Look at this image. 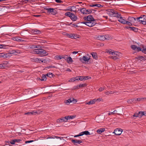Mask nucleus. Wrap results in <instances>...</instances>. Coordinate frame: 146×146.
Masks as SVG:
<instances>
[{
  "label": "nucleus",
  "instance_id": "obj_1",
  "mask_svg": "<svg viewBox=\"0 0 146 146\" xmlns=\"http://www.w3.org/2000/svg\"><path fill=\"white\" fill-rule=\"evenodd\" d=\"M32 52L33 54L41 55L42 56H47L48 54L47 51L42 49H35Z\"/></svg>",
  "mask_w": 146,
  "mask_h": 146
},
{
  "label": "nucleus",
  "instance_id": "obj_2",
  "mask_svg": "<svg viewBox=\"0 0 146 146\" xmlns=\"http://www.w3.org/2000/svg\"><path fill=\"white\" fill-rule=\"evenodd\" d=\"M108 14L111 17H115L117 18H119L121 15L119 14L117 11L113 10H111L108 11Z\"/></svg>",
  "mask_w": 146,
  "mask_h": 146
},
{
  "label": "nucleus",
  "instance_id": "obj_3",
  "mask_svg": "<svg viewBox=\"0 0 146 146\" xmlns=\"http://www.w3.org/2000/svg\"><path fill=\"white\" fill-rule=\"evenodd\" d=\"M137 21L140 22L144 25H146V16L145 15H141L139 17L136 18Z\"/></svg>",
  "mask_w": 146,
  "mask_h": 146
},
{
  "label": "nucleus",
  "instance_id": "obj_4",
  "mask_svg": "<svg viewBox=\"0 0 146 146\" xmlns=\"http://www.w3.org/2000/svg\"><path fill=\"white\" fill-rule=\"evenodd\" d=\"M77 101L75 99L73 98H70L68 100H66L65 101V103L66 104L69 105L70 103L73 104H75L77 102Z\"/></svg>",
  "mask_w": 146,
  "mask_h": 146
},
{
  "label": "nucleus",
  "instance_id": "obj_5",
  "mask_svg": "<svg viewBox=\"0 0 146 146\" xmlns=\"http://www.w3.org/2000/svg\"><path fill=\"white\" fill-rule=\"evenodd\" d=\"M80 12L83 14H90L92 12V11L91 9H88L87 10L85 8L80 9Z\"/></svg>",
  "mask_w": 146,
  "mask_h": 146
},
{
  "label": "nucleus",
  "instance_id": "obj_6",
  "mask_svg": "<svg viewBox=\"0 0 146 146\" xmlns=\"http://www.w3.org/2000/svg\"><path fill=\"white\" fill-rule=\"evenodd\" d=\"M123 130L122 129H119L118 128L115 129L114 133L116 135H120L122 133Z\"/></svg>",
  "mask_w": 146,
  "mask_h": 146
},
{
  "label": "nucleus",
  "instance_id": "obj_7",
  "mask_svg": "<svg viewBox=\"0 0 146 146\" xmlns=\"http://www.w3.org/2000/svg\"><path fill=\"white\" fill-rule=\"evenodd\" d=\"M127 21H130L131 23H135L137 21L136 18H135L131 17H129L128 18Z\"/></svg>",
  "mask_w": 146,
  "mask_h": 146
},
{
  "label": "nucleus",
  "instance_id": "obj_8",
  "mask_svg": "<svg viewBox=\"0 0 146 146\" xmlns=\"http://www.w3.org/2000/svg\"><path fill=\"white\" fill-rule=\"evenodd\" d=\"M71 141L74 145H77V143L80 144L82 142V141L81 140H79L75 139H72L71 140Z\"/></svg>",
  "mask_w": 146,
  "mask_h": 146
},
{
  "label": "nucleus",
  "instance_id": "obj_9",
  "mask_svg": "<svg viewBox=\"0 0 146 146\" xmlns=\"http://www.w3.org/2000/svg\"><path fill=\"white\" fill-rule=\"evenodd\" d=\"M96 24V21H88L86 25L89 27H92Z\"/></svg>",
  "mask_w": 146,
  "mask_h": 146
},
{
  "label": "nucleus",
  "instance_id": "obj_10",
  "mask_svg": "<svg viewBox=\"0 0 146 146\" xmlns=\"http://www.w3.org/2000/svg\"><path fill=\"white\" fill-rule=\"evenodd\" d=\"M125 17H122L121 16L120 17L119 19H118V21L120 23H121L122 24H125V22L126 21L123 18H124Z\"/></svg>",
  "mask_w": 146,
  "mask_h": 146
},
{
  "label": "nucleus",
  "instance_id": "obj_11",
  "mask_svg": "<svg viewBox=\"0 0 146 146\" xmlns=\"http://www.w3.org/2000/svg\"><path fill=\"white\" fill-rule=\"evenodd\" d=\"M97 39L100 40H104L105 38L104 37V35H100L98 36L97 37Z\"/></svg>",
  "mask_w": 146,
  "mask_h": 146
},
{
  "label": "nucleus",
  "instance_id": "obj_12",
  "mask_svg": "<svg viewBox=\"0 0 146 146\" xmlns=\"http://www.w3.org/2000/svg\"><path fill=\"white\" fill-rule=\"evenodd\" d=\"M88 18L87 21H96L93 17L91 15H89L88 16Z\"/></svg>",
  "mask_w": 146,
  "mask_h": 146
},
{
  "label": "nucleus",
  "instance_id": "obj_13",
  "mask_svg": "<svg viewBox=\"0 0 146 146\" xmlns=\"http://www.w3.org/2000/svg\"><path fill=\"white\" fill-rule=\"evenodd\" d=\"M90 59V58H88V57L85 56H84L82 58H80V60L81 62H82V61H88Z\"/></svg>",
  "mask_w": 146,
  "mask_h": 146
},
{
  "label": "nucleus",
  "instance_id": "obj_14",
  "mask_svg": "<svg viewBox=\"0 0 146 146\" xmlns=\"http://www.w3.org/2000/svg\"><path fill=\"white\" fill-rule=\"evenodd\" d=\"M70 18L73 21H76L77 19V16L75 15L74 14L72 13Z\"/></svg>",
  "mask_w": 146,
  "mask_h": 146
},
{
  "label": "nucleus",
  "instance_id": "obj_15",
  "mask_svg": "<svg viewBox=\"0 0 146 146\" xmlns=\"http://www.w3.org/2000/svg\"><path fill=\"white\" fill-rule=\"evenodd\" d=\"M8 56L7 53H0V58H6Z\"/></svg>",
  "mask_w": 146,
  "mask_h": 146
},
{
  "label": "nucleus",
  "instance_id": "obj_16",
  "mask_svg": "<svg viewBox=\"0 0 146 146\" xmlns=\"http://www.w3.org/2000/svg\"><path fill=\"white\" fill-rule=\"evenodd\" d=\"M93 58L96 60H97L98 59V56L96 52H92L90 53Z\"/></svg>",
  "mask_w": 146,
  "mask_h": 146
},
{
  "label": "nucleus",
  "instance_id": "obj_17",
  "mask_svg": "<svg viewBox=\"0 0 146 146\" xmlns=\"http://www.w3.org/2000/svg\"><path fill=\"white\" fill-rule=\"evenodd\" d=\"M96 102V99H94L93 100H90L89 102H86L85 104H86L91 105L94 104Z\"/></svg>",
  "mask_w": 146,
  "mask_h": 146
},
{
  "label": "nucleus",
  "instance_id": "obj_18",
  "mask_svg": "<svg viewBox=\"0 0 146 146\" xmlns=\"http://www.w3.org/2000/svg\"><path fill=\"white\" fill-rule=\"evenodd\" d=\"M105 131V128H101L98 129L96 131L99 134H101Z\"/></svg>",
  "mask_w": 146,
  "mask_h": 146
},
{
  "label": "nucleus",
  "instance_id": "obj_19",
  "mask_svg": "<svg viewBox=\"0 0 146 146\" xmlns=\"http://www.w3.org/2000/svg\"><path fill=\"white\" fill-rule=\"evenodd\" d=\"M81 134V135L82 136L84 135H90V133L88 131H83L80 133Z\"/></svg>",
  "mask_w": 146,
  "mask_h": 146
},
{
  "label": "nucleus",
  "instance_id": "obj_20",
  "mask_svg": "<svg viewBox=\"0 0 146 146\" xmlns=\"http://www.w3.org/2000/svg\"><path fill=\"white\" fill-rule=\"evenodd\" d=\"M37 113V112L36 111H33L32 112H28L27 113H25V114L29 115H35Z\"/></svg>",
  "mask_w": 146,
  "mask_h": 146
},
{
  "label": "nucleus",
  "instance_id": "obj_21",
  "mask_svg": "<svg viewBox=\"0 0 146 146\" xmlns=\"http://www.w3.org/2000/svg\"><path fill=\"white\" fill-rule=\"evenodd\" d=\"M44 9L47 10L48 13H50L51 12V11H52L53 10V8L45 7L44 8Z\"/></svg>",
  "mask_w": 146,
  "mask_h": 146
},
{
  "label": "nucleus",
  "instance_id": "obj_22",
  "mask_svg": "<svg viewBox=\"0 0 146 146\" xmlns=\"http://www.w3.org/2000/svg\"><path fill=\"white\" fill-rule=\"evenodd\" d=\"M127 102L128 104H132L133 103H135V101L134 98L128 100H127Z\"/></svg>",
  "mask_w": 146,
  "mask_h": 146
},
{
  "label": "nucleus",
  "instance_id": "obj_23",
  "mask_svg": "<svg viewBox=\"0 0 146 146\" xmlns=\"http://www.w3.org/2000/svg\"><path fill=\"white\" fill-rule=\"evenodd\" d=\"M141 47L142 48L141 51L145 54H146V46H142Z\"/></svg>",
  "mask_w": 146,
  "mask_h": 146
},
{
  "label": "nucleus",
  "instance_id": "obj_24",
  "mask_svg": "<svg viewBox=\"0 0 146 146\" xmlns=\"http://www.w3.org/2000/svg\"><path fill=\"white\" fill-rule=\"evenodd\" d=\"M46 75L43 74L41 79H40L41 81H45L46 80Z\"/></svg>",
  "mask_w": 146,
  "mask_h": 146
},
{
  "label": "nucleus",
  "instance_id": "obj_25",
  "mask_svg": "<svg viewBox=\"0 0 146 146\" xmlns=\"http://www.w3.org/2000/svg\"><path fill=\"white\" fill-rule=\"evenodd\" d=\"M130 30L133 31L135 32H137L138 31V29L136 27H131Z\"/></svg>",
  "mask_w": 146,
  "mask_h": 146
},
{
  "label": "nucleus",
  "instance_id": "obj_26",
  "mask_svg": "<svg viewBox=\"0 0 146 146\" xmlns=\"http://www.w3.org/2000/svg\"><path fill=\"white\" fill-rule=\"evenodd\" d=\"M62 58V56L56 55L55 57V59L57 60H60Z\"/></svg>",
  "mask_w": 146,
  "mask_h": 146
},
{
  "label": "nucleus",
  "instance_id": "obj_27",
  "mask_svg": "<svg viewBox=\"0 0 146 146\" xmlns=\"http://www.w3.org/2000/svg\"><path fill=\"white\" fill-rule=\"evenodd\" d=\"M52 14V15H56L57 13V11L56 10L54 9L53 8V10L52 11H51V12L50 13Z\"/></svg>",
  "mask_w": 146,
  "mask_h": 146
},
{
  "label": "nucleus",
  "instance_id": "obj_28",
  "mask_svg": "<svg viewBox=\"0 0 146 146\" xmlns=\"http://www.w3.org/2000/svg\"><path fill=\"white\" fill-rule=\"evenodd\" d=\"M110 57L111 58L117 61L118 59H119L118 57L117 56H111Z\"/></svg>",
  "mask_w": 146,
  "mask_h": 146
},
{
  "label": "nucleus",
  "instance_id": "obj_29",
  "mask_svg": "<svg viewBox=\"0 0 146 146\" xmlns=\"http://www.w3.org/2000/svg\"><path fill=\"white\" fill-rule=\"evenodd\" d=\"M46 75L48 77H49L50 78H52L53 77V74L52 73H51L50 72L46 74Z\"/></svg>",
  "mask_w": 146,
  "mask_h": 146
},
{
  "label": "nucleus",
  "instance_id": "obj_30",
  "mask_svg": "<svg viewBox=\"0 0 146 146\" xmlns=\"http://www.w3.org/2000/svg\"><path fill=\"white\" fill-rule=\"evenodd\" d=\"M105 40H109L110 39V36L109 35H104Z\"/></svg>",
  "mask_w": 146,
  "mask_h": 146
},
{
  "label": "nucleus",
  "instance_id": "obj_31",
  "mask_svg": "<svg viewBox=\"0 0 146 146\" xmlns=\"http://www.w3.org/2000/svg\"><path fill=\"white\" fill-rule=\"evenodd\" d=\"M76 117V115H70V116H67L68 119H72L75 118Z\"/></svg>",
  "mask_w": 146,
  "mask_h": 146
},
{
  "label": "nucleus",
  "instance_id": "obj_32",
  "mask_svg": "<svg viewBox=\"0 0 146 146\" xmlns=\"http://www.w3.org/2000/svg\"><path fill=\"white\" fill-rule=\"evenodd\" d=\"M6 67V65L4 64H0V69L5 68Z\"/></svg>",
  "mask_w": 146,
  "mask_h": 146
},
{
  "label": "nucleus",
  "instance_id": "obj_33",
  "mask_svg": "<svg viewBox=\"0 0 146 146\" xmlns=\"http://www.w3.org/2000/svg\"><path fill=\"white\" fill-rule=\"evenodd\" d=\"M66 61L68 63L72 62H73L72 58L70 57H68Z\"/></svg>",
  "mask_w": 146,
  "mask_h": 146
},
{
  "label": "nucleus",
  "instance_id": "obj_34",
  "mask_svg": "<svg viewBox=\"0 0 146 146\" xmlns=\"http://www.w3.org/2000/svg\"><path fill=\"white\" fill-rule=\"evenodd\" d=\"M33 31V33L35 34H40L41 33L40 31L37 30V29L35 30L34 31Z\"/></svg>",
  "mask_w": 146,
  "mask_h": 146
},
{
  "label": "nucleus",
  "instance_id": "obj_35",
  "mask_svg": "<svg viewBox=\"0 0 146 146\" xmlns=\"http://www.w3.org/2000/svg\"><path fill=\"white\" fill-rule=\"evenodd\" d=\"M72 14V13L70 12H67L65 13V15L70 17Z\"/></svg>",
  "mask_w": 146,
  "mask_h": 146
},
{
  "label": "nucleus",
  "instance_id": "obj_36",
  "mask_svg": "<svg viewBox=\"0 0 146 146\" xmlns=\"http://www.w3.org/2000/svg\"><path fill=\"white\" fill-rule=\"evenodd\" d=\"M87 85L86 83L83 84H80L79 85V88H82L87 86Z\"/></svg>",
  "mask_w": 146,
  "mask_h": 146
},
{
  "label": "nucleus",
  "instance_id": "obj_37",
  "mask_svg": "<svg viewBox=\"0 0 146 146\" xmlns=\"http://www.w3.org/2000/svg\"><path fill=\"white\" fill-rule=\"evenodd\" d=\"M62 121H66L67 120H68L67 116H66L65 117H62Z\"/></svg>",
  "mask_w": 146,
  "mask_h": 146
},
{
  "label": "nucleus",
  "instance_id": "obj_38",
  "mask_svg": "<svg viewBox=\"0 0 146 146\" xmlns=\"http://www.w3.org/2000/svg\"><path fill=\"white\" fill-rule=\"evenodd\" d=\"M137 46L135 45H132L131 46V48L133 50H135Z\"/></svg>",
  "mask_w": 146,
  "mask_h": 146
},
{
  "label": "nucleus",
  "instance_id": "obj_39",
  "mask_svg": "<svg viewBox=\"0 0 146 146\" xmlns=\"http://www.w3.org/2000/svg\"><path fill=\"white\" fill-rule=\"evenodd\" d=\"M94 7H103L102 5L99 4H94Z\"/></svg>",
  "mask_w": 146,
  "mask_h": 146
},
{
  "label": "nucleus",
  "instance_id": "obj_40",
  "mask_svg": "<svg viewBox=\"0 0 146 146\" xmlns=\"http://www.w3.org/2000/svg\"><path fill=\"white\" fill-rule=\"evenodd\" d=\"M125 23V24H127L129 26H131L132 25V23L130 21H126Z\"/></svg>",
  "mask_w": 146,
  "mask_h": 146
},
{
  "label": "nucleus",
  "instance_id": "obj_41",
  "mask_svg": "<svg viewBox=\"0 0 146 146\" xmlns=\"http://www.w3.org/2000/svg\"><path fill=\"white\" fill-rule=\"evenodd\" d=\"M142 48H141L140 47H137V48H136V49L135 50L137 51V52H139V51H142Z\"/></svg>",
  "mask_w": 146,
  "mask_h": 146
},
{
  "label": "nucleus",
  "instance_id": "obj_42",
  "mask_svg": "<svg viewBox=\"0 0 146 146\" xmlns=\"http://www.w3.org/2000/svg\"><path fill=\"white\" fill-rule=\"evenodd\" d=\"M137 58L138 60H139L142 61L144 60V57L142 56H139L137 57Z\"/></svg>",
  "mask_w": 146,
  "mask_h": 146
},
{
  "label": "nucleus",
  "instance_id": "obj_43",
  "mask_svg": "<svg viewBox=\"0 0 146 146\" xmlns=\"http://www.w3.org/2000/svg\"><path fill=\"white\" fill-rule=\"evenodd\" d=\"M6 46L4 44H0V48H3L5 49L6 48Z\"/></svg>",
  "mask_w": 146,
  "mask_h": 146
},
{
  "label": "nucleus",
  "instance_id": "obj_44",
  "mask_svg": "<svg viewBox=\"0 0 146 146\" xmlns=\"http://www.w3.org/2000/svg\"><path fill=\"white\" fill-rule=\"evenodd\" d=\"M135 101H142V98H134Z\"/></svg>",
  "mask_w": 146,
  "mask_h": 146
},
{
  "label": "nucleus",
  "instance_id": "obj_45",
  "mask_svg": "<svg viewBox=\"0 0 146 146\" xmlns=\"http://www.w3.org/2000/svg\"><path fill=\"white\" fill-rule=\"evenodd\" d=\"M120 53H119V52L117 51H114V55H115L116 56H117V57L119 56V55Z\"/></svg>",
  "mask_w": 146,
  "mask_h": 146
},
{
  "label": "nucleus",
  "instance_id": "obj_46",
  "mask_svg": "<svg viewBox=\"0 0 146 146\" xmlns=\"http://www.w3.org/2000/svg\"><path fill=\"white\" fill-rule=\"evenodd\" d=\"M74 39H76L77 38H79V35H78L74 34Z\"/></svg>",
  "mask_w": 146,
  "mask_h": 146
},
{
  "label": "nucleus",
  "instance_id": "obj_47",
  "mask_svg": "<svg viewBox=\"0 0 146 146\" xmlns=\"http://www.w3.org/2000/svg\"><path fill=\"white\" fill-rule=\"evenodd\" d=\"M36 48H38V49H42V48H44V47H42V46L40 45H36Z\"/></svg>",
  "mask_w": 146,
  "mask_h": 146
},
{
  "label": "nucleus",
  "instance_id": "obj_48",
  "mask_svg": "<svg viewBox=\"0 0 146 146\" xmlns=\"http://www.w3.org/2000/svg\"><path fill=\"white\" fill-rule=\"evenodd\" d=\"M56 121L58 123L63 122V121H62V118L57 119L56 120Z\"/></svg>",
  "mask_w": 146,
  "mask_h": 146
},
{
  "label": "nucleus",
  "instance_id": "obj_49",
  "mask_svg": "<svg viewBox=\"0 0 146 146\" xmlns=\"http://www.w3.org/2000/svg\"><path fill=\"white\" fill-rule=\"evenodd\" d=\"M79 85H78L76 86H74L73 87V90H76L78 89L79 88Z\"/></svg>",
  "mask_w": 146,
  "mask_h": 146
},
{
  "label": "nucleus",
  "instance_id": "obj_50",
  "mask_svg": "<svg viewBox=\"0 0 146 146\" xmlns=\"http://www.w3.org/2000/svg\"><path fill=\"white\" fill-rule=\"evenodd\" d=\"M12 39L15 41H18L19 39L17 37H14L12 38Z\"/></svg>",
  "mask_w": 146,
  "mask_h": 146
},
{
  "label": "nucleus",
  "instance_id": "obj_51",
  "mask_svg": "<svg viewBox=\"0 0 146 146\" xmlns=\"http://www.w3.org/2000/svg\"><path fill=\"white\" fill-rule=\"evenodd\" d=\"M69 25H72V26L74 27H78V26L75 24H73L72 23H70V24H68Z\"/></svg>",
  "mask_w": 146,
  "mask_h": 146
},
{
  "label": "nucleus",
  "instance_id": "obj_52",
  "mask_svg": "<svg viewBox=\"0 0 146 146\" xmlns=\"http://www.w3.org/2000/svg\"><path fill=\"white\" fill-rule=\"evenodd\" d=\"M11 144L13 145L15 144V139H11Z\"/></svg>",
  "mask_w": 146,
  "mask_h": 146
},
{
  "label": "nucleus",
  "instance_id": "obj_53",
  "mask_svg": "<svg viewBox=\"0 0 146 146\" xmlns=\"http://www.w3.org/2000/svg\"><path fill=\"white\" fill-rule=\"evenodd\" d=\"M72 78L70 80H69V81L70 82H74L76 80L75 78Z\"/></svg>",
  "mask_w": 146,
  "mask_h": 146
},
{
  "label": "nucleus",
  "instance_id": "obj_54",
  "mask_svg": "<svg viewBox=\"0 0 146 146\" xmlns=\"http://www.w3.org/2000/svg\"><path fill=\"white\" fill-rule=\"evenodd\" d=\"M15 52H17L15 50H12L10 52V54H15Z\"/></svg>",
  "mask_w": 146,
  "mask_h": 146
},
{
  "label": "nucleus",
  "instance_id": "obj_55",
  "mask_svg": "<svg viewBox=\"0 0 146 146\" xmlns=\"http://www.w3.org/2000/svg\"><path fill=\"white\" fill-rule=\"evenodd\" d=\"M68 57V55H65V56H62V58L64 59L65 60H66Z\"/></svg>",
  "mask_w": 146,
  "mask_h": 146
},
{
  "label": "nucleus",
  "instance_id": "obj_56",
  "mask_svg": "<svg viewBox=\"0 0 146 146\" xmlns=\"http://www.w3.org/2000/svg\"><path fill=\"white\" fill-rule=\"evenodd\" d=\"M40 63H45V60H44L43 59H40Z\"/></svg>",
  "mask_w": 146,
  "mask_h": 146
},
{
  "label": "nucleus",
  "instance_id": "obj_57",
  "mask_svg": "<svg viewBox=\"0 0 146 146\" xmlns=\"http://www.w3.org/2000/svg\"><path fill=\"white\" fill-rule=\"evenodd\" d=\"M15 143L16 142H20L21 141H22V140L20 139H15Z\"/></svg>",
  "mask_w": 146,
  "mask_h": 146
},
{
  "label": "nucleus",
  "instance_id": "obj_58",
  "mask_svg": "<svg viewBox=\"0 0 146 146\" xmlns=\"http://www.w3.org/2000/svg\"><path fill=\"white\" fill-rule=\"evenodd\" d=\"M34 141H35L33 140H30V141H26L25 142V143H30Z\"/></svg>",
  "mask_w": 146,
  "mask_h": 146
},
{
  "label": "nucleus",
  "instance_id": "obj_59",
  "mask_svg": "<svg viewBox=\"0 0 146 146\" xmlns=\"http://www.w3.org/2000/svg\"><path fill=\"white\" fill-rule=\"evenodd\" d=\"M36 45H31L30 46V48L32 49H34L35 48H36Z\"/></svg>",
  "mask_w": 146,
  "mask_h": 146
},
{
  "label": "nucleus",
  "instance_id": "obj_60",
  "mask_svg": "<svg viewBox=\"0 0 146 146\" xmlns=\"http://www.w3.org/2000/svg\"><path fill=\"white\" fill-rule=\"evenodd\" d=\"M133 117H139L138 114V113H134V114L133 115Z\"/></svg>",
  "mask_w": 146,
  "mask_h": 146
},
{
  "label": "nucleus",
  "instance_id": "obj_61",
  "mask_svg": "<svg viewBox=\"0 0 146 146\" xmlns=\"http://www.w3.org/2000/svg\"><path fill=\"white\" fill-rule=\"evenodd\" d=\"M47 68L49 69L51 68H55V66H47L46 67Z\"/></svg>",
  "mask_w": 146,
  "mask_h": 146
},
{
  "label": "nucleus",
  "instance_id": "obj_62",
  "mask_svg": "<svg viewBox=\"0 0 146 146\" xmlns=\"http://www.w3.org/2000/svg\"><path fill=\"white\" fill-rule=\"evenodd\" d=\"M72 34H66V36L70 38L71 37V36L72 35Z\"/></svg>",
  "mask_w": 146,
  "mask_h": 146
},
{
  "label": "nucleus",
  "instance_id": "obj_63",
  "mask_svg": "<svg viewBox=\"0 0 146 146\" xmlns=\"http://www.w3.org/2000/svg\"><path fill=\"white\" fill-rule=\"evenodd\" d=\"M55 1L57 3H61L62 2V1L61 0H55Z\"/></svg>",
  "mask_w": 146,
  "mask_h": 146
},
{
  "label": "nucleus",
  "instance_id": "obj_64",
  "mask_svg": "<svg viewBox=\"0 0 146 146\" xmlns=\"http://www.w3.org/2000/svg\"><path fill=\"white\" fill-rule=\"evenodd\" d=\"M35 61L37 62L40 63V59L38 58H36L35 60Z\"/></svg>",
  "mask_w": 146,
  "mask_h": 146
}]
</instances>
